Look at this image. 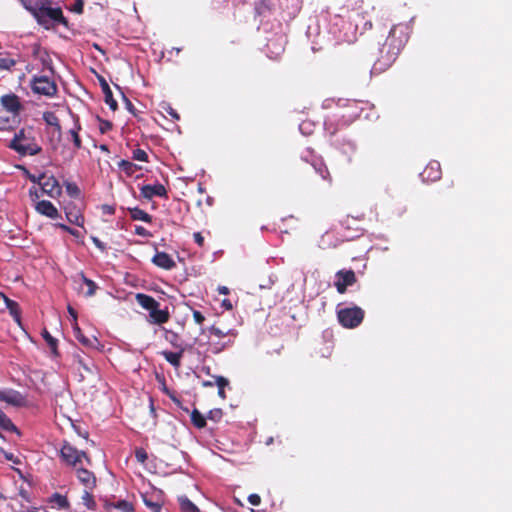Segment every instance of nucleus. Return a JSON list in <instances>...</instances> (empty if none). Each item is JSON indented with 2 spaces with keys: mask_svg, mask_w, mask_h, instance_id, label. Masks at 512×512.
I'll return each mask as SVG.
<instances>
[{
  "mask_svg": "<svg viewBox=\"0 0 512 512\" xmlns=\"http://www.w3.org/2000/svg\"><path fill=\"white\" fill-rule=\"evenodd\" d=\"M408 27L404 24L394 25L385 42L379 48V56L375 61L372 72L385 71L396 60L401 49L408 40Z\"/></svg>",
  "mask_w": 512,
  "mask_h": 512,
  "instance_id": "nucleus-1",
  "label": "nucleus"
},
{
  "mask_svg": "<svg viewBox=\"0 0 512 512\" xmlns=\"http://www.w3.org/2000/svg\"><path fill=\"white\" fill-rule=\"evenodd\" d=\"M27 10L37 19L38 23L49 27L51 23H61L67 25V20L63 16L60 8H52L50 0H21Z\"/></svg>",
  "mask_w": 512,
  "mask_h": 512,
  "instance_id": "nucleus-2",
  "label": "nucleus"
},
{
  "mask_svg": "<svg viewBox=\"0 0 512 512\" xmlns=\"http://www.w3.org/2000/svg\"><path fill=\"white\" fill-rule=\"evenodd\" d=\"M356 12L342 9L331 19L330 31L338 42L352 43L356 40L358 25L353 22Z\"/></svg>",
  "mask_w": 512,
  "mask_h": 512,
  "instance_id": "nucleus-3",
  "label": "nucleus"
},
{
  "mask_svg": "<svg viewBox=\"0 0 512 512\" xmlns=\"http://www.w3.org/2000/svg\"><path fill=\"white\" fill-rule=\"evenodd\" d=\"M9 147L22 156L36 155L41 151V147L35 141L32 129H21L15 133Z\"/></svg>",
  "mask_w": 512,
  "mask_h": 512,
  "instance_id": "nucleus-4",
  "label": "nucleus"
},
{
  "mask_svg": "<svg viewBox=\"0 0 512 512\" xmlns=\"http://www.w3.org/2000/svg\"><path fill=\"white\" fill-rule=\"evenodd\" d=\"M60 457L65 464L74 468H78V465H82L84 460L88 465H90L91 462L84 451L78 450L68 442L62 445Z\"/></svg>",
  "mask_w": 512,
  "mask_h": 512,
  "instance_id": "nucleus-5",
  "label": "nucleus"
},
{
  "mask_svg": "<svg viewBox=\"0 0 512 512\" xmlns=\"http://www.w3.org/2000/svg\"><path fill=\"white\" fill-rule=\"evenodd\" d=\"M337 317L343 327L355 328L362 323L364 311L358 306L340 308Z\"/></svg>",
  "mask_w": 512,
  "mask_h": 512,
  "instance_id": "nucleus-6",
  "label": "nucleus"
},
{
  "mask_svg": "<svg viewBox=\"0 0 512 512\" xmlns=\"http://www.w3.org/2000/svg\"><path fill=\"white\" fill-rule=\"evenodd\" d=\"M31 88L34 93L49 97L55 95L57 91L56 84L47 76H34Z\"/></svg>",
  "mask_w": 512,
  "mask_h": 512,
  "instance_id": "nucleus-7",
  "label": "nucleus"
},
{
  "mask_svg": "<svg viewBox=\"0 0 512 512\" xmlns=\"http://www.w3.org/2000/svg\"><path fill=\"white\" fill-rule=\"evenodd\" d=\"M38 183L41 187V190L44 194L56 198L61 194V187L54 176H45L44 174L40 176Z\"/></svg>",
  "mask_w": 512,
  "mask_h": 512,
  "instance_id": "nucleus-8",
  "label": "nucleus"
},
{
  "mask_svg": "<svg viewBox=\"0 0 512 512\" xmlns=\"http://www.w3.org/2000/svg\"><path fill=\"white\" fill-rule=\"evenodd\" d=\"M356 276L352 270H340L336 273L335 286L340 294H343L348 286L355 283Z\"/></svg>",
  "mask_w": 512,
  "mask_h": 512,
  "instance_id": "nucleus-9",
  "label": "nucleus"
},
{
  "mask_svg": "<svg viewBox=\"0 0 512 512\" xmlns=\"http://www.w3.org/2000/svg\"><path fill=\"white\" fill-rule=\"evenodd\" d=\"M0 102L2 107L14 116H17L23 108L19 97L13 93L3 95Z\"/></svg>",
  "mask_w": 512,
  "mask_h": 512,
  "instance_id": "nucleus-10",
  "label": "nucleus"
},
{
  "mask_svg": "<svg viewBox=\"0 0 512 512\" xmlns=\"http://www.w3.org/2000/svg\"><path fill=\"white\" fill-rule=\"evenodd\" d=\"M420 177L422 178L423 181H427V182H429V181L433 182V181L440 179V177H441L440 163L437 161H431L426 166L424 171L420 174Z\"/></svg>",
  "mask_w": 512,
  "mask_h": 512,
  "instance_id": "nucleus-11",
  "label": "nucleus"
},
{
  "mask_svg": "<svg viewBox=\"0 0 512 512\" xmlns=\"http://www.w3.org/2000/svg\"><path fill=\"white\" fill-rule=\"evenodd\" d=\"M0 401L6 402L13 406H21L24 403V397L20 392L8 389L0 391Z\"/></svg>",
  "mask_w": 512,
  "mask_h": 512,
  "instance_id": "nucleus-12",
  "label": "nucleus"
},
{
  "mask_svg": "<svg viewBox=\"0 0 512 512\" xmlns=\"http://www.w3.org/2000/svg\"><path fill=\"white\" fill-rule=\"evenodd\" d=\"M77 478L84 485L85 489H94L96 486V477L95 475L85 469V468H76Z\"/></svg>",
  "mask_w": 512,
  "mask_h": 512,
  "instance_id": "nucleus-13",
  "label": "nucleus"
},
{
  "mask_svg": "<svg viewBox=\"0 0 512 512\" xmlns=\"http://www.w3.org/2000/svg\"><path fill=\"white\" fill-rule=\"evenodd\" d=\"M167 191L162 184L155 185H144L141 188V195L146 199H152L155 196L164 197L166 196Z\"/></svg>",
  "mask_w": 512,
  "mask_h": 512,
  "instance_id": "nucleus-14",
  "label": "nucleus"
},
{
  "mask_svg": "<svg viewBox=\"0 0 512 512\" xmlns=\"http://www.w3.org/2000/svg\"><path fill=\"white\" fill-rule=\"evenodd\" d=\"M152 262L165 270H171L176 266L175 261L166 252H157L152 258Z\"/></svg>",
  "mask_w": 512,
  "mask_h": 512,
  "instance_id": "nucleus-15",
  "label": "nucleus"
},
{
  "mask_svg": "<svg viewBox=\"0 0 512 512\" xmlns=\"http://www.w3.org/2000/svg\"><path fill=\"white\" fill-rule=\"evenodd\" d=\"M35 209L38 213L45 215L51 219H56L59 216L57 208L47 200L37 202Z\"/></svg>",
  "mask_w": 512,
  "mask_h": 512,
  "instance_id": "nucleus-16",
  "label": "nucleus"
},
{
  "mask_svg": "<svg viewBox=\"0 0 512 512\" xmlns=\"http://www.w3.org/2000/svg\"><path fill=\"white\" fill-rule=\"evenodd\" d=\"M135 298L137 303L143 309L148 310L149 313L160 306L159 302H157L153 297L143 293L136 294Z\"/></svg>",
  "mask_w": 512,
  "mask_h": 512,
  "instance_id": "nucleus-17",
  "label": "nucleus"
},
{
  "mask_svg": "<svg viewBox=\"0 0 512 512\" xmlns=\"http://www.w3.org/2000/svg\"><path fill=\"white\" fill-rule=\"evenodd\" d=\"M73 334H74V337L85 347H95L96 344L98 343V340L96 337L88 338V337L84 336V334L82 333V331L79 328V326L77 325V323H75V325H73Z\"/></svg>",
  "mask_w": 512,
  "mask_h": 512,
  "instance_id": "nucleus-18",
  "label": "nucleus"
},
{
  "mask_svg": "<svg viewBox=\"0 0 512 512\" xmlns=\"http://www.w3.org/2000/svg\"><path fill=\"white\" fill-rule=\"evenodd\" d=\"M100 83H101L102 91L104 93L106 104L109 105V107L113 111H115L117 109V107H118V104H117V101L113 98V94H112V91L110 89V86L108 85L106 80L103 79V78L100 79Z\"/></svg>",
  "mask_w": 512,
  "mask_h": 512,
  "instance_id": "nucleus-19",
  "label": "nucleus"
},
{
  "mask_svg": "<svg viewBox=\"0 0 512 512\" xmlns=\"http://www.w3.org/2000/svg\"><path fill=\"white\" fill-rule=\"evenodd\" d=\"M149 317L151 323L160 325L169 320V312L168 310H161L158 307L149 313Z\"/></svg>",
  "mask_w": 512,
  "mask_h": 512,
  "instance_id": "nucleus-20",
  "label": "nucleus"
},
{
  "mask_svg": "<svg viewBox=\"0 0 512 512\" xmlns=\"http://www.w3.org/2000/svg\"><path fill=\"white\" fill-rule=\"evenodd\" d=\"M184 348L179 349L178 352L163 351L162 355L165 360L174 367H179L181 364V358L184 353Z\"/></svg>",
  "mask_w": 512,
  "mask_h": 512,
  "instance_id": "nucleus-21",
  "label": "nucleus"
},
{
  "mask_svg": "<svg viewBox=\"0 0 512 512\" xmlns=\"http://www.w3.org/2000/svg\"><path fill=\"white\" fill-rule=\"evenodd\" d=\"M81 130V125L79 123L78 118L74 119V126L68 131V135L73 141L75 149H80L82 147V142L79 136V131Z\"/></svg>",
  "mask_w": 512,
  "mask_h": 512,
  "instance_id": "nucleus-22",
  "label": "nucleus"
},
{
  "mask_svg": "<svg viewBox=\"0 0 512 512\" xmlns=\"http://www.w3.org/2000/svg\"><path fill=\"white\" fill-rule=\"evenodd\" d=\"M178 504L181 512H201L200 509L186 496L178 497Z\"/></svg>",
  "mask_w": 512,
  "mask_h": 512,
  "instance_id": "nucleus-23",
  "label": "nucleus"
},
{
  "mask_svg": "<svg viewBox=\"0 0 512 512\" xmlns=\"http://www.w3.org/2000/svg\"><path fill=\"white\" fill-rule=\"evenodd\" d=\"M2 298L5 302L6 308L9 310L10 314L13 318L19 323L20 322V309L17 302L11 300L5 295H2Z\"/></svg>",
  "mask_w": 512,
  "mask_h": 512,
  "instance_id": "nucleus-24",
  "label": "nucleus"
},
{
  "mask_svg": "<svg viewBox=\"0 0 512 512\" xmlns=\"http://www.w3.org/2000/svg\"><path fill=\"white\" fill-rule=\"evenodd\" d=\"M130 211V217L133 219V220H139V221H144V222H151L152 220V217L147 213L145 212L144 210L140 209V208H131L129 209Z\"/></svg>",
  "mask_w": 512,
  "mask_h": 512,
  "instance_id": "nucleus-25",
  "label": "nucleus"
},
{
  "mask_svg": "<svg viewBox=\"0 0 512 512\" xmlns=\"http://www.w3.org/2000/svg\"><path fill=\"white\" fill-rule=\"evenodd\" d=\"M164 332V338L168 341L174 348L181 349L184 348L182 344L179 342V335L171 330L166 328H162Z\"/></svg>",
  "mask_w": 512,
  "mask_h": 512,
  "instance_id": "nucleus-26",
  "label": "nucleus"
},
{
  "mask_svg": "<svg viewBox=\"0 0 512 512\" xmlns=\"http://www.w3.org/2000/svg\"><path fill=\"white\" fill-rule=\"evenodd\" d=\"M279 41V43L276 45L275 47V50H271V47L273 45H275V41L274 40H270L268 43H267V49H268V56L270 58H276L277 56H279L283 51H284V46H283V38L280 37L279 39H277Z\"/></svg>",
  "mask_w": 512,
  "mask_h": 512,
  "instance_id": "nucleus-27",
  "label": "nucleus"
},
{
  "mask_svg": "<svg viewBox=\"0 0 512 512\" xmlns=\"http://www.w3.org/2000/svg\"><path fill=\"white\" fill-rule=\"evenodd\" d=\"M43 119H44V121L48 125L54 126L56 128V131L58 132L59 135L61 134V126L59 124V119L55 115V113H53V112H45L43 114Z\"/></svg>",
  "mask_w": 512,
  "mask_h": 512,
  "instance_id": "nucleus-28",
  "label": "nucleus"
},
{
  "mask_svg": "<svg viewBox=\"0 0 512 512\" xmlns=\"http://www.w3.org/2000/svg\"><path fill=\"white\" fill-rule=\"evenodd\" d=\"M191 421L193 425L199 429L204 428L206 425V418L197 409L192 411Z\"/></svg>",
  "mask_w": 512,
  "mask_h": 512,
  "instance_id": "nucleus-29",
  "label": "nucleus"
},
{
  "mask_svg": "<svg viewBox=\"0 0 512 512\" xmlns=\"http://www.w3.org/2000/svg\"><path fill=\"white\" fill-rule=\"evenodd\" d=\"M118 166L121 170H123L127 175L131 176L133 175V173L135 172V170L137 169H140L141 167H139L138 165L130 162V161H127V160H121L119 163H118Z\"/></svg>",
  "mask_w": 512,
  "mask_h": 512,
  "instance_id": "nucleus-30",
  "label": "nucleus"
},
{
  "mask_svg": "<svg viewBox=\"0 0 512 512\" xmlns=\"http://www.w3.org/2000/svg\"><path fill=\"white\" fill-rule=\"evenodd\" d=\"M93 489H85L82 495L83 504L90 510H94L96 508V502L93 499L91 491Z\"/></svg>",
  "mask_w": 512,
  "mask_h": 512,
  "instance_id": "nucleus-31",
  "label": "nucleus"
},
{
  "mask_svg": "<svg viewBox=\"0 0 512 512\" xmlns=\"http://www.w3.org/2000/svg\"><path fill=\"white\" fill-rule=\"evenodd\" d=\"M108 506L118 509L121 512H133L134 510L133 505L126 500H119L115 503L109 504Z\"/></svg>",
  "mask_w": 512,
  "mask_h": 512,
  "instance_id": "nucleus-32",
  "label": "nucleus"
},
{
  "mask_svg": "<svg viewBox=\"0 0 512 512\" xmlns=\"http://www.w3.org/2000/svg\"><path fill=\"white\" fill-rule=\"evenodd\" d=\"M312 165L314 166L316 172L322 177V179L331 182L330 173L327 167L321 161L313 162Z\"/></svg>",
  "mask_w": 512,
  "mask_h": 512,
  "instance_id": "nucleus-33",
  "label": "nucleus"
},
{
  "mask_svg": "<svg viewBox=\"0 0 512 512\" xmlns=\"http://www.w3.org/2000/svg\"><path fill=\"white\" fill-rule=\"evenodd\" d=\"M209 333L211 335H214L215 337L217 338H223V337H226V336H229V335H232V336H235L236 334L234 333V330L232 329H228V330H222L216 326H211L209 329H208Z\"/></svg>",
  "mask_w": 512,
  "mask_h": 512,
  "instance_id": "nucleus-34",
  "label": "nucleus"
},
{
  "mask_svg": "<svg viewBox=\"0 0 512 512\" xmlns=\"http://www.w3.org/2000/svg\"><path fill=\"white\" fill-rule=\"evenodd\" d=\"M0 426L7 431L18 432L17 427L2 411H0Z\"/></svg>",
  "mask_w": 512,
  "mask_h": 512,
  "instance_id": "nucleus-35",
  "label": "nucleus"
},
{
  "mask_svg": "<svg viewBox=\"0 0 512 512\" xmlns=\"http://www.w3.org/2000/svg\"><path fill=\"white\" fill-rule=\"evenodd\" d=\"M43 338L46 343L50 347L51 352L56 355L57 354V339H55L47 330H44L42 333Z\"/></svg>",
  "mask_w": 512,
  "mask_h": 512,
  "instance_id": "nucleus-36",
  "label": "nucleus"
},
{
  "mask_svg": "<svg viewBox=\"0 0 512 512\" xmlns=\"http://www.w3.org/2000/svg\"><path fill=\"white\" fill-rule=\"evenodd\" d=\"M50 502L59 508L68 507V500L65 496L55 493L51 496Z\"/></svg>",
  "mask_w": 512,
  "mask_h": 512,
  "instance_id": "nucleus-37",
  "label": "nucleus"
},
{
  "mask_svg": "<svg viewBox=\"0 0 512 512\" xmlns=\"http://www.w3.org/2000/svg\"><path fill=\"white\" fill-rule=\"evenodd\" d=\"M77 359H78V363L82 366L81 368L86 372V373H94V371L96 370V367H93V364L90 360H86L84 359L80 354H77Z\"/></svg>",
  "mask_w": 512,
  "mask_h": 512,
  "instance_id": "nucleus-38",
  "label": "nucleus"
},
{
  "mask_svg": "<svg viewBox=\"0 0 512 512\" xmlns=\"http://www.w3.org/2000/svg\"><path fill=\"white\" fill-rule=\"evenodd\" d=\"M66 217H67L68 221L72 224H75L77 226L83 225L84 219H83L82 215L79 214L78 212L73 213L71 211H66Z\"/></svg>",
  "mask_w": 512,
  "mask_h": 512,
  "instance_id": "nucleus-39",
  "label": "nucleus"
},
{
  "mask_svg": "<svg viewBox=\"0 0 512 512\" xmlns=\"http://www.w3.org/2000/svg\"><path fill=\"white\" fill-rule=\"evenodd\" d=\"M80 277H81L82 281H83V282L87 285V287H88V290H87V291H86V293H85V294H86V296H88V297L93 296V295L95 294V292H96V289L98 288V287H97V285H96V283H95L94 281H92V280H90V279L86 278V277L84 276V274H83V273H81V274H80Z\"/></svg>",
  "mask_w": 512,
  "mask_h": 512,
  "instance_id": "nucleus-40",
  "label": "nucleus"
},
{
  "mask_svg": "<svg viewBox=\"0 0 512 512\" xmlns=\"http://www.w3.org/2000/svg\"><path fill=\"white\" fill-rule=\"evenodd\" d=\"M231 344H232L231 340H228L225 342L218 341V342L211 343V351L214 354H218L221 351H223L224 349H226L228 346H230Z\"/></svg>",
  "mask_w": 512,
  "mask_h": 512,
  "instance_id": "nucleus-41",
  "label": "nucleus"
},
{
  "mask_svg": "<svg viewBox=\"0 0 512 512\" xmlns=\"http://www.w3.org/2000/svg\"><path fill=\"white\" fill-rule=\"evenodd\" d=\"M163 112L170 115L174 120H179L180 116L176 110H174L169 103L163 102L160 105Z\"/></svg>",
  "mask_w": 512,
  "mask_h": 512,
  "instance_id": "nucleus-42",
  "label": "nucleus"
},
{
  "mask_svg": "<svg viewBox=\"0 0 512 512\" xmlns=\"http://www.w3.org/2000/svg\"><path fill=\"white\" fill-rule=\"evenodd\" d=\"M67 193L72 197H78L80 194V190L76 184L67 182L65 184Z\"/></svg>",
  "mask_w": 512,
  "mask_h": 512,
  "instance_id": "nucleus-43",
  "label": "nucleus"
},
{
  "mask_svg": "<svg viewBox=\"0 0 512 512\" xmlns=\"http://www.w3.org/2000/svg\"><path fill=\"white\" fill-rule=\"evenodd\" d=\"M133 159L137 161L147 162L148 155L144 150L136 149L133 151Z\"/></svg>",
  "mask_w": 512,
  "mask_h": 512,
  "instance_id": "nucleus-44",
  "label": "nucleus"
},
{
  "mask_svg": "<svg viewBox=\"0 0 512 512\" xmlns=\"http://www.w3.org/2000/svg\"><path fill=\"white\" fill-rule=\"evenodd\" d=\"M15 65V60L12 58H0V70H9Z\"/></svg>",
  "mask_w": 512,
  "mask_h": 512,
  "instance_id": "nucleus-45",
  "label": "nucleus"
},
{
  "mask_svg": "<svg viewBox=\"0 0 512 512\" xmlns=\"http://www.w3.org/2000/svg\"><path fill=\"white\" fill-rule=\"evenodd\" d=\"M342 150L345 154H353L356 151V145L353 141L347 140L344 142Z\"/></svg>",
  "mask_w": 512,
  "mask_h": 512,
  "instance_id": "nucleus-46",
  "label": "nucleus"
},
{
  "mask_svg": "<svg viewBox=\"0 0 512 512\" xmlns=\"http://www.w3.org/2000/svg\"><path fill=\"white\" fill-rule=\"evenodd\" d=\"M223 416L221 409H213L209 411L207 418L213 421H219Z\"/></svg>",
  "mask_w": 512,
  "mask_h": 512,
  "instance_id": "nucleus-47",
  "label": "nucleus"
},
{
  "mask_svg": "<svg viewBox=\"0 0 512 512\" xmlns=\"http://www.w3.org/2000/svg\"><path fill=\"white\" fill-rule=\"evenodd\" d=\"M135 457H136L137 461L140 462V463H144L147 460V458H148L147 452L143 448H137L136 449Z\"/></svg>",
  "mask_w": 512,
  "mask_h": 512,
  "instance_id": "nucleus-48",
  "label": "nucleus"
},
{
  "mask_svg": "<svg viewBox=\"0 0 512 512\" xmlns=\"http://www.w3.org/2000/svg\"><path fill=\"white\" fill-rule=\"evenodd\" d=\"M214 379V384L218 386V389H224L229 384V381L223 376H215Z\"/></svg>",
  "mask_w": 512,
  "mask_h": 512,
  "instance_id": "nucleus-49",
  "label": "nucleus"
},
{
  "mask_svg": "<svg viewBox=\"0 0 512 512\" xmlns=\"http://www.w3.org/2000/svg\"><path fill=\"white\" fill-rule=\"evenodd\" d=\"M144 503L147 507L151 509L152 512H161L162 507L159 503L152 502L147 498H144Z\"/></svg>",
  "mask_w": 512,
  "mask_h": 512,
  "instance_id": "nucleus-50",
  "label": "nucleus"
},
{
  "mask_svg": "<svg viewBox=\"0 0 512 512\" xmlns=\"http://www.w3.org/2000/svg\"><path fill=\"white\" fill-rule=\"evenodd\" d=\"M83 8H84L83 0H75L71 7V11L81 14L83 12Z\"/></svg>",
  "mask_w": 512,
  "mask_h": 512,
  "instance_id": "nucleus-51",
  "label": "nucleus"
},
{
  "mask_svg": "<svg viewBox=\"0 0 512 512\" xmlns=\"http://www.w3.org/2000/svg\"><path fill=\"white\" fill-rule=\"evenodd\" d=\"M192 314L195 323L198 325H202L203 322L205 321V316L198 310H193Z\"/></svg>",
  "mask_w": 512,
  "mask_h": 512,
  "instance_id": "nucleus-52",
  "label": "nucleus"
},
{
  "mask_svg": "<svg viewBox=\"0 0 512 512\" xmlns=\"http://www.w3.org/2000/svg\"><path fill=\"white\" fill-rule=\"evenodd\" d=\"M248 502L253 506H258L261 502V498L258 494H250L248 496Z\"/></svg>",
  "mask_w": 512,
  "mask_h": 512,
  "instance_id": "nucleus-53",
  "label": "nucleus"
},
{
  "mask_svg": "<svg viewBox=\"0 0 512 512\" xmlns=\"http://www.w3.org/2000/svg\"><path fill=\"white\" fill-rule=\"evenodd\" d=\"M135 233L139 236L147 237L150 236V233L142 226L135 227Z\"/></svg>",
  "mask_w": 512,
  "mask_h": 512,
  "instance_id": "nucleus-54",
  "label": "nucleus"
},
{
  "mask_svg": "<svg viewBox=\"0 0 512 512\" xmlns=\"http://www.w3.org/2000/svg\"><path fill=\"white\" fill-rule=\"evenodd\" d=\"M111 128H112V124H111V122H109V121H103V122L100 124V131H101V133H106V132H107V131H109Z\"/></svg>",
  "mask_w": 512,
  "mask_h": 512,
  "instance_id": "nucleus-55",
  "label": "nucleus"
},
{
  "mask_svg": "<svg viewBox=\"0 0 512 512\" xmlns=\"http://www.w3.org/2000/svg\"><path fill=\"white\" fill-rule=\"evenodd\" d=\"M92 242L95 244L97 248H99L101 251H104L106 249V245L100 241L97 237H91Z\"/></svg>",
  "mask_w": 512,
  "mask_h": 512,
  "instance_id": "nucleus-56",
  "label": "nucleus"
},
{
  "mask_svg": "<svg viewBox=\"0 0 512 512\" xmlns=\"http://www.w3.org/2000/svg\"><path fill=\"white\" fill-rule=\"evenodd\" d=\"M193 237H194L195 242H196L199 246H202V245H203V243H204V238H203V236L201 235V233H200V232H195V233L193 234Z\"/></svg>",
  "mask_w": 512,
  "mask_h": 512,
  "instance_id": "nucleus-57",
  "label": "nucleus"
},
{
  "mask_svg": "<svg viewBox=\"0 0 512 512\" xmlns=\"http://www.w3.org/2000/svg\"><path fill=\"white\" fill-rule=\"evenodd\" d=\"M68 312L71 315V317L73 318V321H74V324H75L76 323V319H77L76 311L72 307L69 306L68 307Z\"/></svg>",
  "mask_w": 512,
  "mask_h": 512,
  "instance_id": "nucleus-58",
  "label": "nucleus"
},
{
  "mask_svg": "<svg viewBox=\"0 0 512 512\" xmlns=\"http://www.w3.org/2000/svg\"><path fill=\"white\" fill-rule=\"evenodd\" d=\"M218 292L222 295H227L229 293V289L226 286H219Z\"/></svg>",
  "mask_w": 512,
  "mask_h": 512,
  "instance_id": "nucleus-59",
  "label": "nucleus"
},
{
  "mask_svg": "<svg viewBox=\"0 0 512 512\" xmlns=\"http://www.w3.org/2000/svg\"><path fill=\"white\" fill-rule=\"evenodd\" d=\"M8 123V119L4 120L3 117L0 116V129H5Z\"/></svg>",
  "mask_w": 512,
  "mask_h": 512,
  "instance_id": "nucleus-60",
  "label": "nucleus"
},
{
  "mask_svg": "<svg viewBox=\"0 0 512 512\" xmlns=\"http://www.w3.org/2000/svg\"><path fill=\"white\" fill-rule=\"evenodd\" d=\"M222 306L227 309V310H231L232 309V304L229 300H224L222 302Z\"/></svg>",
  "mask_w": 512,
  "mask_h": 512,
  "instance_id": "nucleus-61",
  "label": "nucleus"
},
{
  "mask_svg": "<svg viewBox=\"0 0 512 512\" xmlns=\"http://www.w3.org/2000/svg\"><path fill=\"white\" fill-rule=\"evenodd\" d=\"M59 227L67 232H72V228H70L69 226H67L65 224H59Z\"/></svg>",
  "mask_w": 512,
  "mask_h": 512,
  "instance_id": "nucleus-62",
  "label": "nucleus"
},
{
  "mask_svg": "<svg viewBox=\"0 0 512 512\" xmlns=\"http://www.w3.org/2000/svg\"><path fill=\"white\" fill-rule=\"evenodd\" d=\"M125 101H126V105H127L128 110L132 111V108H133L132 103L127 98H125Z\"/></svg>",
  "mask_w": 512,
  "mask_h": 512,
  "instance_id": "nucleus-63",
  "label": "nucleus"
},
{
  "mask_svg": "<svg viewBox=\"0 0 512 512\" xmlns=\"http://www.w3.org/2000/svg\"><path fill=\"white\" fill-rule=\"evenodd\" d=\"M203 385H204V386H206V387H212V386H213V385H215V384H214V382H212V381H204V382H203Z\"/></svg>",
  "mask_w": 512,
  "mask_h": 512,
  "instance_id": "nucleus-64",
  "label": "nucleus"
}]
</instances>
